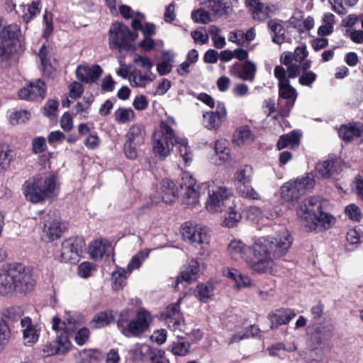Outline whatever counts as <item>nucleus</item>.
Segmentation results:
<instances>
[{
  "label": "nucleus",
  "instance_id": "f257e3e1",
  "mask_svg": "<svg viewBox=\"0 0 363 363\" xmlns=\"http://www.w3.org/2000/svg\"><path fill=\"white\" fill-rule=\"evenodd\" d=\"M291 244L289 231L281 228L274 238L261 237L251 247L240 240L234 239L228 244L227 250L233 259L245 261L254 272L272 274L276 268L274 259L284 256Z\"/></svg>",
  "mask_w": 363,
  "mask_h": 363
},
{
  "label": "nucleus",
  "instance_id": "f03ea898",
  "mask_svg": "<svg viewBox=\"0 0 363 363\" xmlns=\"http://www.w3.org/2000/svg\"><path fill=\"white\" fill-rule=\"evenodd\" d=\"M196 180L188 172L183 173L181 179L180 189L184 200L187 205H194L199 201L201 194L206 192L208 197L205 207L210 213H220L231 201L233 190L220 184V182L212 180L201 184L196 189Z\"/></svg>",
  "mask_w": 363,
  "mask_h": 363
},
{
  "label": "nucleus",
  "instance_id": "7ed1b4c3",
  "mask_svg": "<svg viewBox=\"0 0 363 363\" xmlns=\"http://www.w3.org/2000/svg\"><path fill=\"white\" fill-rule=\"evenodd\" d=\"M36 285L32 271L21 263H13L0 274V294L28 295L33 292Z\"/></svg>",
  "mask_w": 363,
  "mask_h": 363
},
{
  "label": "nucleus",
  "instance_id": "20e7f679",
  "mask_svg": "<svg viewBox=\"0 0 363 363\" xmlns=\"http://www.w3.org/2000/svg\"><path fill=\"white\" fill-rule=\"evenodd\" d=\"M297 216L310 231L321 232L328 230L335 223V218L322 211V206L318 197H309L300 204Z\"/></svg>",
  "mask_w": 363,
  "mask_h": 363
},
{
  "label": "nucleus",
  "instance_id": "39448f33",
  "mask_svg": "<svg viewBox=\"0 0 363 363\" xmlns=\"http://www.w3.org/2000/svg\"><path fill=\"white\" fill-rule=\"evenodd\" d=\"M23 194L26 199L38 203L48 198L56 197L59 188L56 178L52 174L37 175L33 179L26 181L22 186Z\"/></svg>",
  "mask_w": 363,
  "mask_h": 363
},
{
  "label": "nucleus",
  "instance_id": "423d86ee",
  "mask_svg": "<svg viewBox=\"0 0 363 363\" xmlns=\"http://www.w3.org/2000/svg\"><path fill=\"white\" fill-rule=\"evenodd\" d=\"M176 135L174 129L165 121H162L160 129L152 135V150L162 159L167 158L175 146Z\"/></svg>",
  "mask_w": 363,
  "mask_h": 363
},
{
  "label": "nucleus",
  "instance_id": "0eeeda50",
  "mask_svg": "<svg viewBox=\"0 0 363 363\" xmlns=\"http://www.w3.org/2000/svg\"><path fill=\"white\" fill-rule=\"evenodd\" d=\"M138 35L132 32L129 28L120 22L111 24L108 30V45L111 50H129L132 43Z\"/></svg>",
  "mask_w": 363,
  "mask_h": 363
},
{
  "label": "nucleus",
  "instance_id": "6e6552de",
  "mask_svg": "<svg viewBox=\"0 0 363 363\" xmlns=\"http://www.w3.org/2000/svg\"><path fill=\"white\" fill-rule=\"evenodd\" d=\"M161 317L167 328L178 338H182V333L186 330V325L183 314L180 309V299L177 302L168 306L162 313Z\"/></svg>",
  "mask_w": 363,
  "mask_h": 363
},
{
  "label": "nucleus",
  "instance_id": "1a4fd4ad",
  "mask_svg": "<svg viewBox=\"0 0 363 363\" xmlns=\"http://www.w3.org/2000/svg\"><path fill=\"white\" fill-rule=\"evenodd\" d=\"M85 242L81 237H72L62 243L60 260L65 263L74 264L79 261Z\"/></svg>",
  "mask_w": 363,
  "mask_h": 363
},
{
  "label": "nucleus",
  "instance_id": "9d476101",
  "mask_svg": "<svg viewBox=\"0 0 363 363\" xmlns=\"http://www.w3.org/2000/svg\"><path fill=\"white\" fill-rule=\"evenodd\" d=\"M184 240L190 244L198 245L209 244L211 241V231L205 226L194 225L186 223L182 229Z\"/></svg>",
  "mask_w": 363,
  "mask_h": 363
},
{
  "label": "nucleus",
  "instance_id": "9b49d317",
  "mask_svg": "<svg viewBox=\"0 0 363 363\" xmlns=\"http://www.w3.org/2000/svg\"><path fill=\"white\" fill-rule=\"evenodd\" d=\"M44 230L45 238L49 242L58 239L62 235L59 213L55 210H49L43 216Z\"/></svg>",
  "mask_w": 363,
  "mask_h": 363
},
{
  "label": "nucleus",
  "instance_id": "f8f14e48",
  "mask_svg": "<svg viewBox=\"0 0 363 363\" xmlns=\"http://www.w3.org/2000/svg\"><path fill=\"white\" fill-rule=\"evenodd\" d=\"M18 94L21 99L41 101L46 95V85L41 79H36L19 89Z\"/></svg>",
  "mask_w": 363,
  "mask_h": 363
},
{
  "label": "nucleus",
  "instance_id": "ddd939ff",
  "mask_svg": "<svg viewBox=\"0 0 363 363\" xmlns=\"http://www.w3.org/2000/svg\"><path fill=\"white\" fill-rule=\"evenodd\" d=\"M83 323V317L77 312H67L65 313L63 322L58 316H54L52 320V329L55 331L67 330L73 333L77 327Z\"/></svg>",
  "mask_w": 363,
  "mask_h": 363
},
{
  "label": "nucleus",
  "instance_id": "4468645a",
  "mask_svg": "<svg viewBox=\"0 0 363 363\" xmlns=\"http://www.w3.org/2000/svg\"><path fill=\"white\" fill-rule=\"evenodd\" d=\"M344 163L340 158L319 162L315 167L316 176L322 179L334 178L342 170Z\"/></svg>",
  "mask_w": 363,
  "mask_h": 363
},
{
  "label": "nucleus",
  "instance_id": "2eb2a0df",
  "mask_svg": "<svg viewBox=\"0 0 363 363\" xmlns=\"http://www.w3.org/2000/svg\"><path fill=\"white\" fill-rule=\"evenodd\" d=\"M224 211L222 225L227 228L237 226L242 218L240 202L234 199H232L225 207Z\"/></svg>",
  "mask_w": 363,
  "mask_h": 363
},
{
  "label": "nucleus",
  "instance_id": "dca6fc26",
  "mask_svg": "<svg viewBox=\"0 0 363 363\" xmlns=\"http://www.w3.org/2000/svg\"><path fill=\"white\" fill-rule=\"evenodd\" d=\"M21 326L24 345L28 347L33 346L38 341L40 328L38 325L33 324L31 318L28 316L21 318Z\"/></svg>",
  "mask_w": 363,
  "mask_h": 363
},
{
  "label": "nucleus",
  "instance_id": "f3484780",
  "mask_svg": "<svg viewBox=\"0 0 363 363\" xmlns=\"http://www.w3.org/2000/svg\"><path fill=\"white\" fill-rule=\"evenodd\" d=\"M152 321L150 313L146 311H140L135 319L128 325V332L133 336H138L145 331Z\"/></svg>",
  "mask_w": 363,
  "mask_h": 363
},
{
  "label": "nucleus",
  "instance_id": "a211bd4d",
  "mask_svg": "<svg viewBox=\"0 0 363 363\" xmlns=\"http://www.w3.org/2000/svg\"><path fill=\"white\" fill-rule=\"evenodd\" d=\"M226 116V109L223 103L217 104L215 111L203 114V123L208 129H218Z\"/></svg>",
  "mask_w": 363,
  "mask_h": 363
},
{
  "label": "nucleus",
  "instance_id": "6ab92c4d",
  "mask_svg": "<svg viewBox=\"0 0 363 363\" xmlns=\"http://www.w3.org/2000/svg\"><path fill=\"white\" fill-rule=\"evenodd\" d=\"M101 74L102 69L98 65H94L92 66L82 65L78 66L76 70L77 79L86 83L96 82Z\"/></svg>",
  "mask_w": 363,
  "mask_h": 363
},
{
  "label": "nucleus",
  "instance_id": "aec40b11",
  "mask_svg": "<svg viewBox=\"0 0 363 363\" xmlns=\"http://www.w3.org/2000/svg\"><path fill=\"white\" fill-rule=\"evenodd\" d=\"M278 86L279 96L283 99L288 100L286 104V107L281 109L282 116H286L294 106L296 99V89L290 85L289 81L284 82L283 84H278Z\"/></svg>",
  "mask_w": 363,
  "mask_h": 363
},
{
  "label": "nucleus",
  "instance_id": "412c9836",
  "mask_svg": "<svg viewBox=\"0 0 363 363\" xmlns=\"http://www.w3.org/2000/svg\"><path fill=\"white\" fill-rule=\"evenodd\" d=\"M199 272V264L196 260H190L185 268L181 272L180 275L177 277L174 287L178 288L179 284L182 281L191 283L195 281L198 278Z\"/></svg>",
  "mask_w": 363,
  "mask_h": 363
},
{
  "label": "nucleus",
  "instance_id": "4be33fe9",
  "mask_svg": "<svg viewBox=\"0 0 363 363\" xmlns=\"http://www.w3.org/2000/svg\"><path fill=\"white\" fill-rule=\"evenodd\" d=\"M296 315L294 310L291 308H281L275 310L269 314L271 327L277 328L281 325H286Z\"/></svg>",
  "mask_w": 363,
  "mask_h": 363
},
{
  "label": "nucleus",
  "instance_id": "5701e85b",
  "mask_svg": "<svg viewBox=\"0 0 363 363\" xmlns=\"http://www.w3.org/2000/svg\"><path fill=\"white\" fill-rule=\"evenodd\" d=\"M246 4L250 7L255 20L264 21L273 13L272 8L261 4L259 0H246Z\"/></svg>",
  "mask_w": 363,
  "mask_h": 363
},
{
  "label": "nucleus",
  "instance_id": "b1692460",
  "mask_svg": "<svg viewBox=\"0 0 363 363\" xmlns=\"http://www.w3.org/2000/svg\"><path fill=\"white\" fill-rule=\"evenodd\" d=\"M38 57L41 63V70L44 74L49 76L55 69L52 62L54 61L52 57L51 48L50 46L43 44L38 52Z\"/></svg>",
  "mask_w": 363,
  "mask_h": 363
},
{
  "label": "nucleus",
  "instance_id": "393cba45",
  "mask_svg": "<svg viewBox=\"0 0 363 363\" xmlns=\"http://www.w3.org/2000/svg\"><path fill=\"white\" fill-rule=\"evenodd\" d=\"M338 134L343 140L350 142L353 138L363 135V125L356 123L342 125L338 130Z\"/></svg>",
  "mask_w": 363,
  "mask_h": 363
},
{
  "label": "nucleus",
  "instance_id": "a878e982",
  "mask_svg": "<svg viewBox=\"0 0 363 363\" xmlns=\"http://www.w3.org/2000/svg\"><path fill=\"white\" fill-rule=\"evenodd\" d=\"M160 189L162 200L166 203L174 202L179 196V189L172 181L168 179H164L162 181Z\"/></svg>",
  "mask_w": 363,
  "mask_h": 363
},
{
  "label": "nucleus",
  "instance_id": "bb28decb",
  "mask_svg": "<svg viewBox=\"0 0 363 363\" xmlns=\"http://www.w3.org/2000/svg\"><path fill=\"white\" fill-rule=\"evenodd\" d=\"M111 245L106 240H95L89 246V255L95 260H99L104 255L109 254Z\"/></svg>",
  "mask_w": 363,
  "mask_h": 363
},
{
  "label": "nucleus",
  "instance_id": "cd10ccee",
  "mask_svg": "<svg viewBox=\"0 0 363 363\" xmlns=\"http://www.w3.org/2000/svg\"><path fill=\"white\" fill-rule=\"evenodd\" d=\"M223 273L225 276L235 281V286L238 289L251 286L250 278L235 269L227 268L224 269Z\"/></svg>",
  "mask_w": 363,
  "mask_h": 363
},
{
  "label": "nucleus",
  "instance_id": "c85d7f7f",
  "mask_svg": "<svg viewBox=\"0 0 363 363\" xmlns=\"http://www.w3.org/2000/svg\"><path fill=\"white\" fill-rule=\"evenodd\" d=\"M281 198L286 202L297 201L302 194L292 181L284 184L280 189Z\"/></svg>",
  "mask_w": 363,
  "mask_h": 363
},
{
  "label": "nucleus",
  "instance_id": "c756f323",
  "mask_svg": "<svg viewBox=\"0 0 363 363\" xmlns=\"http://www.w3.org/2000/svg\"><path fill=\"white\" fill-rule=\"evenodd\" d=\"M239 66L240 69L236 73V77L244 81L252 82L255 80L257 67L252 61H246L242 65L236 63L234 67Z\"/></svg>",
  "mask_w": 363,
  "mask_h": 363
},
{
  "label": "nucleus",
  "instance_id": "7c9ffc66",
  "mask_svg": "<svg viewBox=\"0 0 363 363\" xmlns=\"http://www.w3.org/2000/svg\"><path fill=\"white\" fill-rule=\"evenodd\" d=\"M230 0H207L203 3L204 7L214 15L223 16L230 9Z\"/></svg>",
  "mask_w": 363,
  "mask_h": 363
},
{
  "label": "nucleus",
  "instance_id": "2f4dec72",
  "mask_svg": "<svg viewBox=\"0 0 363 363\" xmlns=\"http://www.w3.org/2000/svg\"><path fill=\"white\" fill-rule=\"evenodd\" d=\"M116 313L111 310L102 311L96 315L91 321L92 328H100L113 323L115 319Z\"/></svg>",
  "mask_w": 363,
  "mask_h": 363
},
{
  "label": "nucleus",
  "instance_id": "473e14b6",
  "mask_svg": "<svg viewBox=\"0 0 363 363\" xmlns=\"http://www.w3.org/2000/svg\"><path fill=\"white\" fill-rule=\"evenodd\" d=\"M145 130L138 124L131 125L125 135V141L137 145H143L145 139Z\"/></svg>",
  "mask_w": 363,
  "mask_h": 363
},
{
  "label": "nucleus",
  "instance_id": "72a5a7b5",
  "mask_svg": "<svg viewBox=\"0 0 363 363\" xmlns=\"http://www.w3.org/2000/svg\"><path fill=\"white\" fill-rule=\"evenodd\" d=\"M301 133L298 131L293 130L288 134L280 136L277 142V149L281 150L286 147L294 148L298 146Z\"/></svg>",
  "mask_w": 363,
  "mask_h": 363
},
{
  "label": "nucleus",
  "instance_id": "f704fd0d",
  "mask_svg": "<svg viewBox=\"0 0 363 363\" xmlns=\"http://www.w3.org/2000/svg\"><path fill=\"white\" fill-rule=\"evenodd\" d=\"M254 170L250 165H243L239 167L235 173V181L241 186L250 184L252 182Z\"/></svg>",
  "mask_w": 363,
  "mask_h": 363
},
{
  "label": "nucleus",
  "instance_id": "c9c22d12",
  "mask_svg": "<svg viewBox=\"0 0 363 363\" xmlns=\"http://www.w3.org/2000/svg\"><path fill=\"white\" fill-rule=\"evenodd\" d=\"M233 140L236 145L241 146L252 143L254 137L247 126H242L234 133Z\"/></svg>",
  "mask_w": 363,
  "mask_h": 363
},
{
  "label": "nucleus",
  "instance_id": "e433bc0d",
  "mask_svg": "<svg viewBox=\"0 0 363 363\" xmlns=\"http://www.w3.org/2000/svg\"><path fill=\"white\" fill-rule=\"evenodd\" d=\"M133 358L140 363L152 358L151 347L147 344H137L133 350Z\"/></svg>",
  "mask_w": 363,
  "mask_h": 363
},
{
  "label": "nucleus",
  "instance_id": "4c0bfd02",
  "mask_svg": "<svg viewBox=\"0 0 363 363\" xmlns=\"http://www.w3.org/2000/svg\"><path fill=\"white\" fill-rule=\"evenodd\" d=\"M225 140H217L215 144V152L218 159L216 163L218 165H222L228 162L230 158V150L226 146Z\"/></svg>",
  "mask_w": 363,
  "mask_h": 363
},
{
  "label": "nucleus",
  "instance_id": "58836bf2",
  "mask_svg": "<svg viewBox=\"0 0 363 363\" xmlns=\"http://www.w3.org/2000/svg\"><path fill=\"white\" fill-rule=\"evenodd\" d=\"M129 274L125 269L116 267L111 274L112 288L116 291L122 289Z\"/></svg>",
  "mask_w": 363,
  "mask_h": 363
},
{
  "label": "nucleus",
  "instance_id": "ea45409f",
  "mask_svg": "<svg viewBox=\"0 0 363 363\" xmlns=\"http://www.w3.org/2000/svg\"><path fill=\"white\" fill-rule=\"evenodd\" d=\"M268 27L274 33L272 41L278 45H281L284 42L285 35L281 22L278 20H270L268 22Z\"/></svg>",
  "mask_w": 363,
  "mask_h": 363
},
{
  "label": "nucleus",
  "instance_id": "a19ab883",
  "mask_svg": "<svg viewBox=\"0 0 363 363\" xmlns=\"http://www.w3.org/2000/svg\"><path fill=\"white\" fill-rule=\"evenodd\" d=\"M296 186L298 191L302 195L305 194L307 191L313 189L315 186V179L312 174H306L304 177L297 178L292 181Z\"/></svg>",
  "mask_w": 363,
  "mask_h": 363
},
{
  "label": "nucleus",
  "instance_id": "79ce46f5",
  "mask_svg": "<svg viewBox=\"0 0 363 363\" xmlns=\"http://www.w3.org/2000/svg\"><path fill=\"white\" fill-rule=\"evenodd\" d=\"M40 11L38 1H33L31 4L22 6V18L25 23H28L35 18Z\"/></svg>",
  "mask_w": 363,
  "mask_h": 363
},
{
  "label": "nucleus",
  "instance_id": "37998d69",
  "mask_svg": "<svg viewBox=\"0 0 363 363\" xmlns=\"http://www.w3.org/2000/svg\"><path fill=\"white\" fill-rule=\"evenodd\" d=\"M12 53L11 43H0V68L4 69L10 66Z\"/></svg>",
  "mask_w": 363,
  "mask_h": 363
},
{
  "label": "nucleus",
  "instance_id": "c03bdc74",
  "mask_svg": "<svg viewBox=\"0 0 363 363\" xmlns=\"http://www.w3.org/2000/svg\"><path fill=\"white\" fill-rule=\"evenodd\" d=\"M150 254V250H143L139 251L135 254L129 262L127 268V273L131 274L135 269L140 267L142 263L148 257Z\"/></svg>",
  "mask_w": 363,
  "mask_h": 363
},
{
  "label": "nucleus",
  "instance_id": "a18cd8bd",
  "mask_svg": "<svg viewBox=\"0 0 363 363\" xmlns=\"http://www.w3.org/2000/svg\"><path fill=\"white\" fill-rule=\"evenodd\" d=\"M21 35V28L18 24H5V26L1 30L0 38L4 40L18 39Z\"/></svg>",
  "mask_w": 363,
  "mask_h": 363
},
{
  "label": "nucleus",
  "instance_id": "49530a36",
  "mask_svg": "<svg viewBox=\"0 0 363 363\" xmlns=\"http://www.w3.org/2000/svg\"><path fill=\"white\" fill-rule=\"evenodd\" d=\"M82 363H96L103 358L102 352L98 350H83L79 353Z\"/></svg>",
  "mask_w": 363,
  "mask_h": 363
},
{
  "label": "nucleus",
  "instance_id": "de8ad7c7",
  "mask_svg": "<svg viewBox=\"0 0 363 363\" xmlns=\"http://www.w3.org/2000/svg\"><path fill=\"white\" fill-rule=\"evenodd\" d=\"M213 291L214 286L212 283L200 284L196 287V296L200 301L206 303L213 296Z\"/></svg>",
  "mask_w": 363,
  "mask_h": 363
},
{
  "label": "nucleus",
  "instance_id": "09e8293b",
  "mask_svg": "<svg viewBox=\"0 0 363 363\" xmlns=\"http://www.w3.org/2000/svg\"><path fill=\"white\" fill-rule=\"evenodd\" d=\"M190 349L191 343L181 340L173 342L171 346V352L175 356H185L189 352Z\"/></svg>",
  "mask_w": 363,
  "mask_h": 363
},
{
  "label": "nucleus",
  "instance_id": "8fccbe9b",
  "mask_svg": "<svg viewBox=\"0 0 363 363\" xmlns=\"http://www.w3.org/2000/svg\"><path fill=\"white\" fill-rule=\"evenodd\" d=\"M72 333H67V330H62L60 335H57L55 343L60 350L62 354L68 352L71 347L72 343L69 340V336Z\"/></svg>",
  "mask_w": 363,
  "mask_h": 363
},
{
  "label": "nucleus",
  "instance_id": "3c124183",
  "mask_svg": "<svg viewBox=\"0 0 363 363\" xmlns=\"http://www.w3.org/2000/svg\"><path fill=\"white\" fill-rule=\"evenodd\" d=\"M257 330L258 329L257 327L251 325L250 327L245 328L244 330L238 331L232 335L229 340V344L236 343L251 336H254L257 333Z\"/></svg>",
  "mask_w": 363,
  "mask_h": 363
},
{
  "label": "nucleus",
  "instance_id": "603ef678",
  "mask_svg": "<svg viewBox=\"0 0 363 363\" xmlns=\"http://www.w3.org/2000/svg\"><path fill=\"white\" fill-rule=\"evenodd\" d=\"M175 146L178 147L181 156L186 163L191 160L192 155L186 139L177 136V139L175 140Z\"/></svg>",
  "mask_w": 363,
  "mask_h": 363
},
{
  "label": "nucleus",
  "instance_id": "864d4df0",
  "mask_svg": "<svg viewBox=\"0 0 363 363\" xmlns=\"http://www.w3.org/2000/svg\"><path fill=\"white\" fill-rule=\"evenodd\" d=\"M116 121L121 123H127L134 118V112L131 108H119L115 111Z\"/></svg>",
  "mask_w": 363,
  "mask_h": 363
},
{
  "label": "nucleus",
  "instance_id": "5fc2aeb1",
  "mask_svg": "<svg viewBox=\"0 0 363 363\" xmlns=\"http://www.w3.org/2000/svg\"><path fill=\"white\" fill-rule=\"evenodd\" d=\"M220 32L219 28L216 26H210L208 30L214 46L218 49H221L225 45V38L220 34Z\"/></svg>",
  "mask_w": 363,
  "mask_h": 363
},
{
  "label": "nucleus",
  "instance_id": "6e6d98bb",
  "mask_svg": "<svg viewBox=\"0 0 363 363\" xmlns=\"http://www.w3.org/2000/svg\"><path fill=\"white\" fill-rule=\"evenodd\" d=\"M11 150L6 143H0V171L6 169L11 161L9 157Z\"/></svg>",
  "mask_w": 363,
  "mask_h": 363
},
{
  "label": "nucleus",
  "instance_id": "4d7b16f0",
  "mask_svg": "<svg viewBox=\"0 0 363 363\" xmlns=\"http://www.w3.org/2000/svg\"><path fill=\"white\" fill-rule=\"evenodd\" d=\"M18 316V309L10 307L0 311V323L9 324V321H15Z\"/></svg>",
  "mask_w": 363,
  "mask_h": 363
},
{
  "label": "nucleus",
  "instance_id": "13d9d810",
  "mask_svg": "<svg viewBox=\"0 0 363 363\" xmlns=\"http://www.w3.org/2000/svg\"><path fill=\"white\" fill-rule=\"evenodd\" d=\"M238 193L242 197L252 200H259L261 198L259 194L250 184L239 186Z\"/></svg>",
  "mask_w": 363,
  "mask_h": 363
},
{
  "label": "nucleus",
  "instance_id": "bf43d9fd",
  "mask_svg": "<svg viewBox=\"0 0 363 363\" xmlns=\"http://www.w3.org/2000/svg\"><path fill=\"white\" fill-rule=\"evenodd\" d=\"M174 59L172 56L165 57V58L157 65V71L160 75H166L172 69Z\"/></svg>",
  "mask_w": 363,
  "mask_h": 363
},
{
  "label": "nucleus",
  "instance_id": "052dcab7",
  "mask_svg": "<svg viewBox=\"0 0 363 363\" xmlns=\"http://www.w3.org/2000/svg\"><path fill=\"white\" fill-rule=\"evenodd\" d=\"M30 118V113L26 110L16 111L11 114L10 121L13 125L24 123Z\"/></svg>",
  "mask_w": 363,
  "mask_h": 363
},
{
  "label": "nucleus",
  "instance_id": "680f3d73",
  "mask_svg": "<svg viewBox=\"0 0 363 363\" xmlns=\"http://www.w3.org/2000/svg\"><path fill=\"white\" fill-rule=\"evenodd\" d=\"M346 216L352 220L359 222L362 218L360 208L355 204L351 203L345 208Z\"/></svg>",
  "mask_w": 363,
  "mask_h": 363
},
{
  "label": "nucleus",
  "instance_id": "e2e57ef3",
  "mask_svg": "<svg viewBox=\"0 0 363 363\" xmlns=\"http://www.w3.org/2000/svg\"><path fill=\"white\" fill-rule=\"evenodd\" d=\"M191 18L196 23L204 24L208 23L211 21L210 13L203 9L194 11L191 13Z\"/></svg>",
  "mask_w": 363,
  "mask_h": 363
},
{
  "label": "nucleus",
  "instance_id": "0e129e2a",
  "mask_svg": "<svg viewBox=\"0 0 363 363\" xmlns=\"http://www.w3.org/2000/svg\"><path fill=\"white\" fill-rule=\"evenodd\" d=\"M11 330L9 324L0 323V351L9 342Z\"/></svg>",
  "mask_w": 363,
  "mask_h": 363
},
{
  "label": "nucleus",
  "instance_id": "69168bd1",
  "mask_svg": "<svg viewBox=\"0 0 363 363\" xmlns=\"http://www.w3.org/2000/svg\"><path fill=\"white\" fill-rule=\"evenodd\" d=\"M130 80L137 86L143 87L146 84L151 81L147 75L143 74L140 71H135L132 73Z\"/></svg>",
  "mask_w": 363,
  "mask_h": 363
},
{
  "label": "nucleus",
  "instance_id": "338daca9",
  "mask_svg": "<svg viewBox=\"0 0 363 363\" xmlns=\"http://www.w3.org/2000/svg\"><path fill=\"white\" fill-rule=\"evenodd\" d=\"M245 215L248 220L258 222L262 218V211L257 206H250L246 208Z\"/></svg>",
  "mask_w": 363,
  "mask_h": 363
},
{
  "label": "nucleus",
  "instance_id": "774afa93",
  "mask_svg": "<svg viewBox=\"0 0 363 363\" xmlns=\"http://www.w3.org/2000/svg\"><path fill=\"white\" fill-rule=\"evenodd\" d=\"M94 270V264L91 262H85L80 264L78 267V274L82 278H87L92 275Z\"/></svg>",
  "mask_w": 363,
  "mask_h": 363
}]
</instances>
